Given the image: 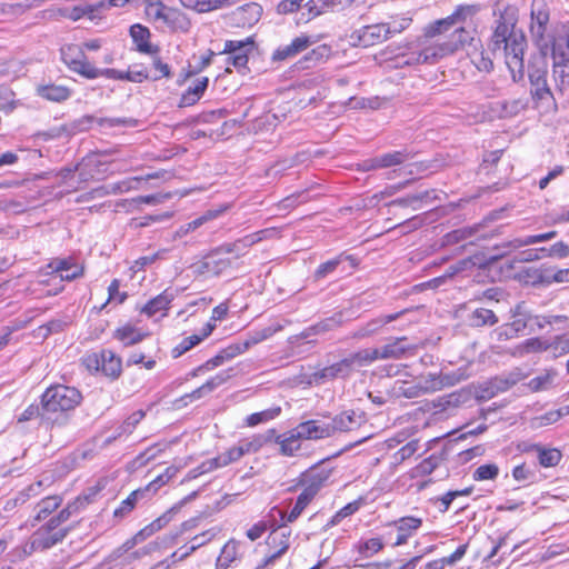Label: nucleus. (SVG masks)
I'll return each instance as SVG.
<instances>
[{
	"instance_id": "obj_58",
	"label": "nucleus",
	"mask_w": 569,
	"mask_h": 569,
	"mask_svg": "<svg viewBox=\"0 0 569 569\" xmlns=\"http://www.w3.org/2000/svg\"><path fill=\"white\" fill-rule=\"evenodd\" d=\"M143 490H134L132 491L120 505L119 508H117L113 512L114 517H124L127 516L129 512L132 511V509L134 508L138 499L140 496L143 495Z\"/></svg>"
},
{
	"instance_id": "obj_25",
	"label": "nucleus",
	"mask_w": 569,
	"mask_h": 569,
	"mask_svg": "<svg viewBox=\"0 0 569 569\" xmlns=\"http://www.w3.org/2000/svg\"><path fill=\"white\" fill-rule=\"evenodd\" d=\"M531 94L538 102L550 104L555 101L553 94L550 91L546 76L543 74H531Z\"/></svg>"
},
{
	"instance_id": "obj_30",
	"label": "nucleus",
	"mask_w": 569,
	"mask_h": 569,
	"mask_svg": "<svg viewBox=\"0 0 569 569\" xmlns=\"http://www.w3.org/2000/svg\"><path fill=\"white\" fill-rule=\"evenodd\" d=\"M216 325L212 322L206 323V326L202 328L201 333L199 335H191L187 338H184L174 349L173 353L174 357H179L182 353L187 352L198 343H200L203 339L209 337L211 332L213 331Z\"/></svg>"
},
{
	"instance_id": "obj_4",
	"label": "nucleus",
	"mask_w": 569,
	"mask_h": 569,
	"mask_svg": "<svg viewBox=\"0 0 569 569\" xmlns=\"http://www.w3.org/2000/svg\"><path fill=\"white\" fill-rule=\"evenodd\" d=\"M82 401L81 392L64 385L49 387L42 395V408L47 412H66L76 409Z\"/></svg>"
},
{
	"instance_id": "obj_2",
	"label": "nucleus",
	"mask_w": 569,
	"mask_h": 569,
	"mask_svg": "<svg viewBox=\"0 0 569 569\" xmlns=\"http://www.w3.org/2000/svg\"><path fill=\"white\" fill-rule=\"evenodd\" d=\"M530 34L541 53L547 54L560 34V29L569 32L567 26H550V10L546 0H532L530 10Z\"/></svg>"
},
{
	"instance_id": "obj_3",
	"label": "nucleus",
	"mask_w": 569,
	"mask_h": 569,
	"mask_svg": "<svg viewBox=\"0 0 569 569\" xmlns=\"http://www.w3.org/2000/svg\"><path fill=\"white\" fill-rule=\"evenodd\" d=\"M553 59V80L558 92L569 98V32L560 29V34L550 48Z\"/></svg>"
},
{
	"instance_id": "obj_47",
	"label": "nucleus",
	"mask_w": 569,
	"mask_h": 569,
	"mask_svg": "<svg viewBox=\"0 0 569 569\" xmlns=\"http://www.w3.org/2000/svg\"><path fill=\"white\" fill-rule=\"evenodd\" d=\"M289 537H290V531H288L287 533L282 532L280 535V537H278V535L276 532H273L271 535V543L277 546L279 549L277 552H274L273 555H271L270 557H268L264 560L263 566H268V565L272 563L277 558H279L282 553H284L288 550Z\"/></svg>"
},
{
	"instance_id": "obj_57",
	"label": "nucleus",
	"mask_w": 569,
	"mask_h": 569,
	"mask_svg": "<svg viewBox=\"0 0 569 569\" xmlns=\"http://www.w3.org/2000/svg\"><path fill=\"white\" fill-rule=\"evenodd\" d=\"M356 548L363 558H369L378 553L383 548V543L380 538H371L359 542Z\"/></svg>"
},
{
	"instance_id": "obj_12",
	"label": "nucleus",
	"mask_w": 569,
	"mask_h": 569,
	"mask_svg": "<svg viewBox=\"0 0 569 569\" xmlns=\"http://www.w3.org/2000/svg\"><path fill=\"white\" fill-rule=\"evenodd\" d=\"M317 40L310 36L301 34L296 37L290 43L280 46L272 53V59L274 61H283L289 60L298 56L299 53L307 50L310 46L316 43Z\"/></svg>"
},
{
	"instance_id": "obj_36",
	"label": "nucleus",
	"mask_w": 569,
	"mask_h": 569,
	"mask_svg": "<svg viewBox=\"0 0 569 569\" xmlns=\"http://www.w3.org/2000/svg\"><path fill=\"white\" fill-rule=\"evenodd\" d=\"M146 336L147 333L130 325H126L114 331V337L127 347L139 343Z\"/></svg>"
},
{
	"instance_id": "obj_55",
	"label": "nucleus",
	"mask_w": 569,
	"mask_h": 569,
	"mask_svg": "<svg viewBox=\"0 0 569 569\" xmlns=\"http://www.w3.org/2000/svg\"><path fill=\"white\" fill-rule=\"evenodd\" d=\"M526 326L527 321L525 319H516L510 325L501 326L497 330L499 340L515 338L518 335V332L526 328Z\"/></svg>"
},
{
	"instance_id": "obj_51",
	"label": "nucleus",
	"mask_w": 569,
	"mask_h": 569,
	"mask_svg": "<svg viewBox=\"0 0 569 569\" xmlns=\"http://www.w3.org/2000/svg\"><path fill=\"white\" fill-rule=\"evenodd\" d=\"M381 168H391L400 166L409 160V154L405 151H392L378 156Z\"/></svg>"
},
{
	"instance_id": "obj_60",
	"label": "nucleus",
	"mask_w": 569,
	"mask_h": 569,
	"mask_svg": "<svg viewBox=\"0 0 569 569\" xmlns=\"http://www.w3.org/2000/svg\"><path fill=\"white\" fill-rule=\"evenodd\" d=\"M332 53L331 47L328 44H320L312 49L303 57L305 62L318 63L327 60Z\"/></svg>"
},
{
	"instance_id": "obj_43",
	"label": "nucleus",
	"mask_w": 569,
	"mask_h": 569,
	"mask_svg": "<svg viewBox=\"0 0 569 569\" xmlns=\"http://www.w3.org/2000/svg\"><path fill=\"white\" fill-rule=\"evenodd\" d=\"M241 453L234 445L227 449L224 452L218 455L214 458L209 459L213 470L229 466L230 463L237 462L241 459Z\"/></svg>"
},
{
	"instance_id": "obj_28",
	"label": "nucleus",
	"mask_w": 569,
	"mask_h": 569,
	"mask_svg": "<svg viewBox=\"0 0 569 569\" xmlns=\"http://www.w3.org/2000/svg\"><path fill=\"white\" fill-rule=\"evenodd\" d=\"M274 430H269L267 436L256 435L250 438L239 440L236 445L241 453V457L258 452L262 446L272 439Z\"/></svg>"
},
{
	"instance_id": "obj_26",
	"label": "nucleus",
	"mask_w": 569,
	"mask_h": 569,
	"mask_svg": "<svg viewBox=\"0 0 569 569\" xmlns=\"http://www.w3.org/2000/svg\"><path fill=\"white\" fill-rule=\"evenodd\" d=\"M130 36L137 46V50L147 54H156L158 48L149 42L150 32L141 24H134L130 28Z\"/></svg>"
},
{
	"instance_id": "obj_56",
	"label": "nucleus",
	"mask_w": 569,
	"mask_h": 569,
	"mask_svg": "<svg viewBox=\"0 0 569 569\" xmlns=\"http://www.w3.org/2000/svg\"><path fill=\"white\" fill-rule=\"evenodd\" d=\"M281 412L280 407L270 408L260 412L251 413L247 418V425L250 427L257 426L262 422L270 421L277 418Z\"/></svg>"
},
{
	"instance_id": "obj_34",
	"label": "nucleus",
	"mask_w": 569,
	"mask_h": 569,
	"mask_svg": "<svg viewBox=\"0 0 569 569\" xmlns=\"http://www.w3.org/2000/svg\"><path fill=\"white\" fill-rule=\"evenodd\" d=\"M515 24H507L505 22H496V28L491 38L492 50H500L501 46L508 42L511 37L520 34L521 32L515 31Z\"/></svg>"
},
{
	"instance_id": "obj_16",
	"label": "nucleus",
	"mask_w": 569,
	"mask_h": 569,
	"mask_svg": "<svg viewBox=\"0 0 569 569\" xmlns=\"http://www.w3.org/2000/svg\"><path fill=\"white\" fill-rule=\"evenodd\" d=\"M351 372L352 368L348 361V358L346 357L342 360L315 372L313 379L317 382H322L333 380L336 378H347L351 375Z\"/></svg>"
},
{
	"instance_id": "obj_10",
	"label": "nucleus",
	"mask_w": 569,
	"mask_h": 569,
	"mask_svg": "<svg viewBox=\"0 0 569 569\" xmlns=\"http://www.w3.org/2000/svg\"><path fill=\"white\" fill-rule=\"evenodd\" d=\"M74 49V47H68L67 51H62L64 62L67 63L69 69L87 79L99 78V68L94 67L91 62H89L81 50H79L77 57L70 56V52Z\"/></svg>"
},
{
	"instance_id": "obj_27",
	"label": "nucleus",
	"mask_w": 569,
	"mask_h": 569,
	"mask_svg": "<svg viewBox=\"0 0 569 569\" xmlns=\"http://www.w3.org/2000/svg\"><path fill=\"white\" fill-rule=\"evenodd\" d=\"M548 349H552V342L549 343L541 338H530L516 346L512 350V356L525 357L529 353L542 352Z\"/></svg>"
},
{
	"instance_id": "obj_33",
	"label": "nucleus",
	"mask_w": 569,
	"mask_h": 569,
	"mask_svg": "<svg viewBox=\"0 0 569 569\" xmlns=\"http://www.w3.org/2000/svg\"><path fill=\"white\" fill-rule=\"evenodd\" d=\"M101 358V371L111 378H118L121 373V359L114 355L111 350H103L100 353Z\"/></svg>"
},
{
	"instance_id": "obj_59",
	"label": "nucleus",
	"mask_w": 569,
	"mask_h": 569,
	"mask_svg": "<svg viewBox=\"0 0 569 569\" xmlns=\"http://www.w3.org/2000/svg\"><path fill=\"white\" fill-rule=\"evenodd\" d=\"M499 475V467L496 463H486L479 466L473 472L476 481L493 480Z\"/></svg>"
},
{
	"instance_id": "obj_9",
	"label": "nucleus",
	"mask_w": 569,
	"mask_h": 569,
	"mask_svg": "<svg viewBox=\"0 0 569 569\" xmlns=\"http://www.w3.org/2000/svg\"><path fill=\"white\" fill-rule=\"evenodd\" d=\"M277 236V230L273 228L259 230L257 232L247 234L234 242L230 243H223L219 246L221 248V251L226 254L234 253L237 258L243 256L248 248L251 246L264 240Z\"/></svg>"
},
{
	"instance_id": "obj_31",
	"label": "nucleus",
	"mask_w": 569,
	"mask_h": 569,
	"mask_svg": "<svg viewBox=\"0 0 569 569\" xmlns=\"http://www.w3.org/2000/svg\"><path fill=\"white\" fill-rule=\"evenodd\" d=\"M209 83L207 77H202L196 80L194 84L189 87L180 99V107L193 106L203 96Z\"/></svg>"
},
{
	"instance_id": "obj_14",
	"label": "nucleus",
	"mask_w": 569,
	"mask_h": 569,
	"mask_svg": "<svg viewBox=\"0 0 569 569\" xmlns=\"http://www.w3.org/2000/svg\"><path fill=\"white\" fill-rule=\"evenodd\" d=\"M69 533L68 528H61L54 532L48 531V529L39 528L31 538L30 547L32 551L46 550L58 542H61Z\"/></svg>"
},
{
	"instance_id": "obj_37",
	"label": "nucleus",
	"mask_w": 569,
	"mask_h": 569,
	"mask_svg": "<svg viewBox=\"0 0 569 569\" xmlns=\"http://www.w3.org/2000/svg\"><path fill=\"white\" fill-rule=\"evenodd\" d=\"M220 530L218 528H210L197 536H194L191 539V545L186 548L183 552H181V557L178 558V560H184L190 555H192L197 549L200 547L207 545L209 541H211L219 532Z\"/></svg>"
},
{
	"instance_id": "obj_52",
	"label": "nucleus",
	"mask_w": 569,
	"mask_h": 569,
	"mask_svg": "<svg viewBox=\"0 0 569 569\" xmlns=\"http://www.w3.org/2000/svg\"><path fill=\"white\" fill-rule=\"evenodd\" d=\"M561 452L558 449L538 448V459L542 467L549 468L557 466L561 460Z\"/></svg>"
},
{
	"instance_id": "obj_48",
	"label": "nucleus",
	"mask_w": 569,
	"mask_h": 569,
	"mask_svg": "<svg viewBox=\"0 0 569 569\" xmlns=\"http://www.w3.org/2000/svg\"><path fill=\"white\" fill-rule=\"evenodd\" d=\"M308 6L309 11L313 16H319L328 11L338 10L341 7V0H310Z\"/></svg>"
},
{
	"instance_id": "obj_41",
	"label": "nucleus",
	"mask_w": 569,
	"mask_h": 569,
	"mask_svg": "<svg viewBox=\"0 0 569 569\" xmlns=\"http://www.w3.org/2000/svg\"><path fill=\"white\" fill-rule=\"evenodd\" d=\"M498 114L501 118H510L519 114L527 107V102L523 99H512L497 102Z\"/></svg>"
},
{
	"instance_id": "obj_62",
	"label": "nucleus",
	"mask_w": 569,
	"mask_h": 569,
	"mask_svg": "<svg viewBox=\"0 0 569 569\" xmlns=\"http://www.w3.org/2000/svg\"><path fill=\"white\" fill-rule=\"evenodd\" d=\"M181 467L178 466H170L168 467L163 473L159 475L153 481H151L146 490L153 489V491H157L160 487L166 485L168 481H170L180 470Z\"/></svg>"
},
{
	"instance_id": "obj_17",
	"label": "nucleus",
	"mask_w": 569,
	"mask_h": 569,
	"mask_svg": "<svg viewBox=\"0 0 569 569\" xmlns=\"http://www.w3.org/2000/svg\"><path fill=\"white\" fill-rule=\"evenodd\" d=\"M406 337L391 339L388 343L376 348L378 360L400 359L412 348L405 342Z\"/></svg>"
},
{
	"instance_id": "obj_54",
	"label": "nucleus",
	"mask_w": 569,
	"mask_h": 569,
	"mask_svg": "<svg viewBox=\"0 0 569 569\" xmlns=\"http://www.w3.org/2000/svg\"><path fill=\"white\" fill-rule=\"evenodd\" d=\"M415 385H418L423 395L439 390L442 387V382L436 373L419 377Z\"/></svg>"
},
{
	"instance_id": "obj_45",
	"label": "nucleus",
	"mask_w": 569,
	"mask_h": 569,
	"mask_svg": "<svg viewBox=\"0 0 569 569\" xmlns=\"http://www.w3.org/2000/svg\"><path fill=\"white\" fill-rule=\"evenodd\" d=\"M226 209H220V210H209L207 211L203 216L194 219L193 221H190L183 226H181L177 233L178 236H186L188 234L189 232L191 231H194L196 229H198L199 227H201L204 222L211 220V219H214L217 218L218 216H220Z\"/></svg>"
},
{
	"instance_id": "obj_63",
	"label": "nucleus",
	"mask_w": 569,
	"mask_h": 569,
	"mask_svg": "<svg viewBox=\"0 0 569 569\" xmlns=\"http://www.w3.org/2000/svg\"><path fill=\"white\" fill-rule=\"evenodd\" d=\"M341 263V258H335L321 263L313 273L315 280H321L331 274Z\"/></svg>"
},
{
	"instance_id": "obj_1",
	"label": "nucleus",
	"mask_w": 569,
	"mask_h": 569,
	"mask_svg": "<svg viewBox=\"0 0 569 569\" xmlns=\"http://www.w3.org/2000/svg\"><path fill=\"white\" fill-rule=\"evenodd\" d=\"M480 11V4H460L448 17L428 23L408 51L396 57L395 67L436 64L466 49L476 39V28L465 24Z\"/></svg>"
},
{
	"instance_id": "obj_5",
	"label": "nucleus",
	"mask_w": 569,
	"mask_h": 569,
	"mask_svg": "<svg viewBox=\"0 0 569 569\" xmlns=\"http://www.w3.org/2000/svg\"><path fill=\"white\" fill-rule=\"evenodd\" d=\"M147 18L159 27L187 31L189 21L178 9L167 7L159 0H148L144 9Z\"/></svg>"
},
{
	"instance_id": "obj_18",
	"label": "nucleus",
	"mask_w": 569,
	"mask_h": 569,
	"mask_svg": "<svg viewBox=\"0 0 569 569\" xmlns=\"http://www.w3.org/2000/svg\"><path fill=\"white\" fill-rule=\"evenodd\" d=\"M272 439L279 446V451L282 456L292 457L301 449V438L296 429L281 435H273Z\"/></svg>"
},
{
	"instance_id": "obj_38",
	"label": "nucleus",
	"mask_w": 569,
	"mask_h": 569,
	"mask_svg": "<svg viewBox=\"0 0 569 569\" xmlns=\"http://www.w3.org/2000/svg\"><path fill=\"white\" fill-rule=\"evenodd\" d=\"M347 358L352 371L357 368L370 366L372 362L378 360L376 348L361 349L357 352L350 353Z\"/></svg>"
},
{
	"instance_id": "obj_40",
	"label": "nucleus",
	"mask_w": 569,
	"mask_h": 569,
	"mask_svg": "<svg viewBox=\"0 0 569 569\" xmlns=\"http://www.w3.org/2000/svg\"><path fill=\"white\" fill-rule=\"evenodd\" d=\"M283 329V325L274 323L262 329L256 330L248 335L244 339L246 343H248V349L254 345H258L270 337H272L276 332L281 331Z\"/></svg>"
},
{
	"instance_id": "obj_8",
	"label": "nucleus",
	"mask_w": 569,
	"mask_h": 569,
	"mask_svg": "<svg viewBox=\"0 0 569 569\" xmlns=\"http://www.w3.org/2000/svg\"><path fill=\"white\" fill-rule=\"evenodd\" d=\"M389 38V29L385 23H376L362 27L348 36L349 44L353 47H371L386 41Z\"/></svg>"
},
{
	"instance_id": "obj_20",
	"label": "nucleus",
	"mask_w": 569,
	"mask_h": 569,
	"mask_svg": "<svg viewBox=\"0 0 569 569\" xmlns=\"http://www.w3.org/2000/svg\"><path fill=\"white\" fill-rule=\"evenodd\" d=\"M518 6L510 0H497L493 4V16L496 22H505L507 24H517Z\"/></svg>"
},
{
	"instance_id": "obj_15",
	"label": "nucleus",
	"mask_w": 569,
	"mask_h": 569,
	"mask_svg": "<svg viewBox=\"0 0 569 569\" xmlns=\"http://www.w3.org/2000/svg\"><path fill=\"white\" fill-rule=\"evenodd\" d=\"M301 440H320L332 437L329 423L321 420H308L300 422L296 428Z\"/></svg>"
},
{
	"instance_id": "obj_22",
	"label": "nucleus",
	"mask_w": 569,
	"mask_h": 569,
	"mask_svg": "<svg viewBox=\"0 0 569 569\" xmlns=\"http://www.w3.org/2000/svg\"><path fill=\"white\" fill-rule=\"evenodd\" d=\"M52 272L59 274L61 280L71 281L83 273V268L68 259H56L49 263Z\"/></svg>"
},
{
	"instance_id": "obj_49",
	"label": "nucleus",
	"mask_w": 569,
	"mask_h": 569,
	"mask_svg": "<svg viewBox=\"0 0 569 569\" xmlns=\"http://www.w3.org/2000/svg\"><path fill=\"white\" fill-rule=\"evenodd\" d=\"M555 377H556V372L555 371H551V370L546 371L542 375L532 378L528 382V388L532 392H539V391H542V390H547L552 385Z\"/></svg>"
},
{
	"instance_id": "obj_19",
	"label": "nucleus",
	"mask_w": 569,
	"mask_h": 569,
	"mask_svg": "<svg viewBox=\"0 0 569 569\" xmlns=\"http://www.w3.org/2000/svg\"><path fill=\"white\" fill-rule=\"evenodd\" d=\"M392 525L398 531L393 546L398 547L407 543L408 539L421 527L422 519L411 516L402 517L396 520Z\"/></svg>"
},
{
	"instance_id": "obj_61",
	"label": "nucleus",
	"mask_w": 569,
	"mask_h": 569,
	"mask_svg": "<svg viewBox=\"0 0 569 569\" xmlns=\"http://www.w3.org/2000/svg\"><path fill=\"white\" fill-rule=\"evenodd\" d=\"M163 451L161 445H153L147 448L143 452L136 457L132 461L133 466L139 468L146 466L149 461L153 460L160 452Z\"/></svg>"
},
{
	"instance_id": "obj_64",
	"label": "nucleus",
	"mask_w": 569,
	"mask_h": 569,
	"mask_svg": "<svg viewBox=\"0 0 569 569\" xmlns=\"http://www.w3.org/2000/svg\"><path fill=\"white\" fill-rule=\"evenodd\" d=\"M411 21L412 19L409 17H397L393 18L390 22L385 23V26L389 29V37L408 29L411 24Z\"/></svg>"
},
{
	"instance_id": "obj_24",
	"label": "nucleus",
	"mask_w": 569,
	"mask_h": 569,
	"mask_svg": "<svg viewBox=\"0 0 569 569\" xmlns=\"http://www.w3.org/2000/svg\"><path fill=\"white\" fill-rule=\"evenodd\" d=\"M36 92L39 97L52 102L66 101L71 96V90L68 87L54 83L39 84Z\"/></svg>"
},
{
	"instance_id": "obj_29",
	"label": "nucleus",
	"mask_w": 569,
	"mask_h": 569,
	"mask_svg": "<svg viewBox=\"0 0 569 569\" xmlns=\"http://www.w3.org/2000/svg\"><path fill=\"white\" fill-rule=\"evenodd\" d=\"M230 376L226 372H220L216 375L214 377L210 378L207 382H204L202 386L193 390L191 393L184 395L181 400H196L200 399L207 393H210L216 388L224 383Z\"/></svg>"
},
{
	"instance_id": "obj_35",
	"label": "nucleus",
	"mask_w": 569,
	"mask_h": 569,
	"mask_svg": "<svg viewBox=\"0 0 569 569\" xmlns=\"http://www.w3.org/2000/svg\"><path fill=\"white\" fill-rule=\"evenodd\" d=\"M330 477V470L328 469H318L313 468L311 471L306 476L305 485L309 491H313V495L317 496V493L320 491V489L325 486L327 480Z\"/></svg>"
},
{
	"instance_id": "obj_23",
	"label": "nucleus",
	"mask_w": 569,
	"mask_h": 569,
	"mask_svg": "<svg viewBox=\"0 0 569 569\" xmlns=\"http://www.w3.org/2000/svg\"><path fill=\"white\" fill-rule=\"evenodd\" d=\"M180 2L184 8L204 13L237 4L240 0H180Z\"/></svg>"
},
{
	"instance_id": "obj_39",
	"label": "nucleus",
	"mask_w": 569,
	"mask_h": 569,
	"mask_svg": "<svg viewBox=\"0 0 569 569\" xmlns=\"http://www.w3.org/2000/svg\"><path fill=\"white\" fill-rule=\"evenodd\" d=\"M568 415H569V406H565L557 410H551L541 416L535 417L531 420V427L542 428V427H546V426L557 422L562 417L568 416Z\"/></svg>"
},
{
	"instance_id": "obj_50",
	"label": "nucleus",
	"mask_w": 569,
	"mask_h": 569,
	"mask_svg": "<svg viewBox=\"0 0 569 569\" xmlns=\"http://www.w3.org/2000/svg\"><path fill=\"white\" fill-rule=\"evenodd\" d=\"M441 459L438 456H430L412 469V477H425L432 473L439 466Z\"/></svg>"
},
{
	"instance_id": "obj_32",
	"label": "nucleus",
	"mask_w": 569,
	"mask_h": 569,
	"mask_svg": "<svg viewBox=\"0 0 569 569\" xmlns=\"http://www.w3.org/2000/svg\"><path fill=\"white\" fill-rule=\"evenodd\" d=\"M173 295L163 291L153 299H151L142 309L141 312L148 315L149 317L156 316L160 313V316H164L166 310L168 309L170 302L172 301Z\"/></svg>"
},
{
	"instance_id": "obj_7",
	"label": "nucleus",
	"mask_w": 569,
	"mask_h": 569,
	"mask_svg": "<svg viewBox=\"0 0 569 569\" xmlns=\"http://www.w3.org/2000/svg\"><path fill=\"white\" fill-rule=\"evenodd\" d=\"M226 256L220 247L216 248L192 266L193 273L204 278L220 276L231 266L230 259Z\"/></svg>"
},
{
	"instance_id": "obj_13",
	"label": "nucleus",
	"mask_w": 569,
	"mask_h": 569,
	"mask_svg": "<svg viewBox=\"0 0 569 569\" xmlns=\"http://www.w3.org/2000/svg\"><path fill=\"white\" fill-rule=\"evenodd\" d=\"M252 42L241 40H228L221 53L229 54L227 63H231L237 69L244 68L248 62V52L250 51Z\"/></svg>"
},
{
	"instance_id": "obj_53",
	"label": "nucleus",
	"mask_w": 569,
	"mask_h": 569,
	"mask_svg": "<svg viewBox=\"0 0 569 569\" xmlns=\"http://www.w3.org/2000/svg\"><path fill=\"white\" fill-rule=\"evenodd\" d=\"M419 449V441L411 440L405 446H402L397 452L392 456V465L399 466L407 459L411 458Z\"/></svg>"
},
{
	"instance_id": "obj_11",
	"label": "nucleus",
	"mask_w": 569,
	"mask_h": 569,
	"mask_svg": "<svg viewBox=\"0 0 569 569\" xmlns=\"http://www.w3.org/2000/svg\"><path fill=\"white\" fill-rule=\"evenodd\" d=\"M366 422L365 413L356 410H347L337 415L329 423L332 436L337 432H348L359 428Z\"/></svg>"
},
{
	"instance_id": "obj_46",
	"label": "nucleus",
	"mask_w": 569,
	"mask_h": 569,
	"mask_svg": "<svg viewBox=\"0 0 569 569\" xmlns=\"http://www.w3.org/2000/svg\"><path fill=\"white\" fill-rule=\"evenodd\" d=\"M470 322L475 327L493 326L498 322V318L492 310L478 308L470 315Z\"/></svg>"
},
{
	"instance_id": "obj_44",
	"label": "nucleus",
	"mask_w": 569,
	"mask_h": 569,
	"mask_svg": "<svg viewBox=\"0 0 569 569\" xmlns=\"http://www.w3.org/2000/svg\"><path fill=\"white\" fill-rule=\"evenodd\" d=\"M62 503L60 496H49L42 499L36 507V519L42 520L57 510Z\"/></svg>"
},
{
	"instance_id": "obj_6",
	"label": "nucleus",
	"mask_w": 569,
	"mask_h": 569,
	"mask_svg": "<svg viewBox=\"0 0 569 569\" xmlns=\"http://www.w3.org/2000/svg\"><path fill=\"white\" fill-rule=\"evenodd\" d=\"M527 47V40L523 33L516 34L511 39L503 43L500 50L505 52L506 64L511 73L515 81L523 77L525 71V49Z\"/></svg>"
},
{
	"instance_id": "obj_42",
	"label": "nucleus",
	"mask_w": 569,
	"mask_h": 569,
	"mask_svg": "<svg viewBox=\"0 0 569 569\" xmlns=\"http://www.w3.org/2000/svg\"><path fill=\"white\" fill-rule=\"evenodd\" d=\"M238 558V542L233 539L229 540L221 549L217 560V569H228L229 566Z\"/></svg>"
},
{
	"instance_id": "obj_21",
	"label": "nucleus",
	"mask_w": 569,
	"mask_h": 569,
	"mask_svg": "<svg viewBox=\"0 0 569 569\" xmlns=\"http://www.w3.org/2000/svg\"><path fill=\"white\" fill-rule=\"evenodd\" d=\"M315 497L316 496L313 495L312 490L309 491L307 488H305L302 492L298 496L296 505L289 515H286L281 510H277L282 521L280 527H286L287 523L296 521L302 513V511L306 509V507L313 500Z\"/></svg>"
}]
</instances>
